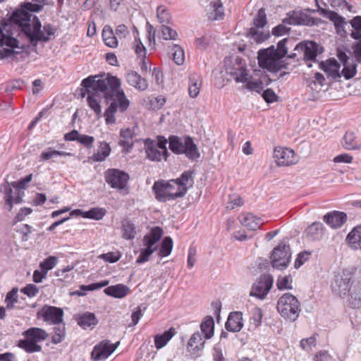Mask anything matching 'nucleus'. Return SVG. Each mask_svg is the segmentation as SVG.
Segmentation results:
<instances>
[{"instance_id":"nucleus-1","label":"nucleus","mask_w":361,"mask_h":361,"mask_svg":"<svg viewBox=\"0 0 361 361\" xmlns=\"http://www.w3.org/2000/svg\"><path fill=\"white\" fill-rule=\"evenodd\" d=\"M84 85L89 91L99 90L109 102L105 110L104 117L107 124L115 123V114L126 111L130 105V101L121 88V82L119 78L109 75L99 76L91 75L83 80Z\"/></svg>"},{"instance_id":"nucleus-2","label":"nucleus","mask_w":361,"mask_h":361,"mask_svg":"<svg viewBox=\"0 0 361 361\" xmlns=\"http://www.w3.org/2000/svg\"><path fill=\"white\" fill-rule=\"evenodd\" d=\"M331 288L340 296L349 293L350 306L353 308L361 307V267L347 268L336 274L331 283Z\"/></svg>"},{"instance_id":"nucleus-3","label":"nucleus","mask_w":361,"mask_h":361,"mask_svg":"<svg viewBox=\"0 0 361 361\" xmlns=\"http://www.w3.org/2000/svg\"><path fill=\"white\" fill-rule=\"evenodd\" d=\"M11 20L18 25L20 31H23L29 38L30 42L36 44L37 42H46L50 37L54 35L56 29L49 23H45L42 30V24L37 16L33 17L32 25L29 23V17L27 13L18 11L11 15Z\"/></svg>"},{"instance_id":"nucleus-4","label":"nucleus","mask_w":361,"mask_h":361,"mask_svg":"<svg viewBox=\"0 0 361 361\" xmlns=\"http://www.w3.org/2000/svg\"><path fill=\"white\" fill-rule=\"evenodd\" d=\"M293 39L284 38L277 43L276 48L271 46L258 52L259 66L271 72H277L282 68H286L287 64L283 58L288 54V48L292 46Z\"/></svg>"},{"instance_id":"nucleus-5","label":"nucleus","mask_w":361,"mask_h":361,"mask_svg":"<svg viewBox=\"0 0 361 361\" xmlns=\"http://www.w3.org/2000/svg\"><path fill=\"white\" fill-rule=\"evenodd\" d=\"M20 30L18 25H16L14 21L11 20V16L8 19H2L0 23V46L9 48L0 49V59L13 58L20 53L15 50L16 48H20L19 41L15 36Z\"/></svg>"},{"instance_id":"nucleus-6","label":"nucleus","mask_w":361,"mask_h":361,"mask_svg":"<svg viewBox=\"0 0 361 361\" xmlns=\"http://www.w3.org/2000/svg\"><path fill=\"white\" fill-rule=\"evenodd\" d=\"M152 190L155 198L163 202L182 197L186 194L185 188L180 186L174 179L169 181L164 180L156 181L152 186Z\"/></svg>"},{"instance_id":"nucleus-7","label":"nucleus","mask_w":361,"mask_h":361,"mask_svg":"<svg viewBox=\"0 0 361 361\" xmlns=\"http://www.w3.org/2000/svg\"><path fill=\"white\" fill-rule=\"evenodd\" d=\"M169 149L175 154H184L192 160H196L200 157V152L197 145L190 137L180 138L172 135L169 138Z\"/></svg>"},{"instance_id":"nucleus-8","label":"nucleus","mask_w":361,"mask_h":361,"mask_svg":"<svg viewBox=\"0 0 361 361\" xmlns=\"http://www.w3.org/2000/svg\"><path fill=\"white\" fill-rule=\"evenodd\" d=\"M277 310L285 319L294 322L299 317L300 303L295 295L286 293L278 300Z\"/></svg>"},{"instance_id":"nucleus-9","label":"nucleus","mask_w":361,"mask_h":361,"mask_svg":"<svg viewBox=\"0 0 361 361\" xmlns=\"http://www.w3.org/2000/svg\"><path fill=\"white\" fill-rule=\"evenodd\" d=\"M25 339L18 342V346L28 353L40 352L42 346L38 343L44 341L48 337L47 332L36 327H32L23 332Z\"/></svg>"},{"instance_id":"nucleus-10","label":"nucleus","mask_w":361,"mask_h":361,"mask_svg":"<svg viewBox=\"0 0 361 361\" xmlns=\"http://www.w3.org/2000/svg\"><path fill=\"white\" fill-rule=\"evenodd\" d=\"M290 248L286 244H280L274 247L270 257L273 268L279 270L286 269L290 264Z\"/></svg>"},{"instance_id":"nucleus-11","label":"nucleus","mask_w":361,"mask_h":361,"mask_svg":"<svg viewBox=\"0 0 361 361\" xmlns=\"http://www.w3.org/2000/svg\"><path fill=\"white\" fill-rule=\"evenodd\" d=\"M106 182L112 188L119 190L126 188L129 176L124 171L118 169H108L105 172Z\"/></svg>"},{"instance_id":"nucleus-12","label":"nucleus","mask_w":361,"mask_h":361,"mask_svg":"<svg viewBox=\"0 0 361 361\" xmlns=\"http://www.w3.org/2000/svg\"><path fill=\"white\" fill-rule=\"evenodd\" d=\"M274 279L270 274H263L252 285L250 295L263 300L273 286Z\"/></svg>"},{"instance_id":"nucleus-13","label":"nucleus","mask_w":361,"mask_h":361,"mask_svg":"<svg viewBox=\"0 0 361 361\" xmlns=\"http://www.w3.org/2000/svg\"><path fill=\"white\" fill-rule=\"evenodd\" d=\"M13 187L8 183H4L0 186V191L5 195L4 199L6 204L9 206L8 210L11 211L14 204H19L23 202L24 192L16 190H13Z\"/></svg>"},{"instance_id":"nucleus-14","label":"nucleus","mask_w":361,"mask_h":361,"mask_svg":"<svg viewBox=\"0 0 361 361\" xmlns=\"http://www.w3.org/2000/svg\"><path fill=\"white\" fill-rule=\"evenodd\" d=\"M119 342L112 344L108 340H104L96 345L92 353V359L94 361H99L107 358L116 349Z\"/></svg>"},{"instance_id":"nucleus-15","label":"nucleus","mask_w":361,"mask_h":361,"mask_svg":"<svg viewBox=\"0 0 361 361\" xmlns=\"http://www.w3.org/2000/svg\"><path fill=\"white\" fill-rule=\"evenodd\" d=\"M274 157L279 166H286L298 162L295 152L290 148L276 147L274 150Z\"/></svg>"},{"instance_id":"nucleus-16","label":"nucleus","mask_w":361,"mask_h":361,"mask_svg":"<svg viewBox=\"0 0 361 361\" xmlns=\"http://www.w3.org/2000/svg\"><path fill=\"white\" fill-rule=\"evenodd\" d=\"M294 50L302 54L305 61L315 60L319 52V44L314 42H304L298 44Z\"/></svg>"},{"instance_id":"nucleus-17","label":"nucleus","mask_w":361,"mask_h":361,"mask_svg":"<svg viewBox=\"0 0 361 361\" xmlns=\"http://www.w3.org/2000/svg\"><path fill=\"white\" fill-rule=\"evenodd\" d=\"M81 85L83 89L81 90L80 95L82 97H85L87 94V103L89 106L95 112L97 116H99L102 113V109L99 102L97 99V97H99L102 92L99 90L89 91V88L87 87L82 81Z\"/></svg>"},{"instance_id":"nucleus-18","label":"nucleus","mask_w":361,"mask_h":361,"mask_svg":"<svg viewBox=\"0 0 361 361\" xmlns=\"http://www.w3.org/2000/svg\"><path fill=\"white\" fill-rule=\"evenodd\" d=\"M44 320L50 324H57L63 321V311L54 306H44L42 309Z\"/></svg>"},{"instance_id":"nucleus-19","label":"nucleus","mask_w":361,"mask_h":361,"mask_svg":"<svg viewBox=\"0 0 361 361\" xmlns=\"http://www.w3.org/2000/svg\"><path fill=\"white\" fill-rule=\"evenodd\" d=\"M226 72L231 75L237 82L244 83L248 80L249 75L247 71L245 66L241 65L240 59H236L233 66L228 67Z\"/></svg>"},{"instance_id":"nucleus-20","label":"nucleus","mask_w":361,"mask_h":361,"mask_svg":"<svg viewBox=\"0 0 361 361\" xmlns=\"http://www.w3.org/2000/svg\"><path fill=\"white\" fill-rule=\"evenodd\" d=\"M144 146L146 155L148 159L154 161H160L162 158L166 160L168 155L165 153H161V150L157 147L156 142L151 139H146L144 141Z\"/></svg>"},{"instance_id":"nucleus-21","label":"nucleus","mask_w":361,"mask_h":361,"mask_svg":"<svg viewBox=\"0 0 361 361\" xmlns=\"http://www.w3.org/2000/svg\"><path fill=\"white\" fill-rule=\"evenodd\" d=\"M324 221L332 228H341L347 221V214L342 212L334 211L325 214Z\"/></svg>"},{"instance_id":"nucleus-22","label":"nucleus","mask_w":361,"mask_h":361,"mask_svg":"<svg viewBox=\"0 0 361 361\" xmlns=\"http://www.w3.org/2000/svg\"><path fill=\"white\" fill-rule=\"evenodd\" d=\"M240 223L248 230L256 231L263 224L261 218L255 216L251 213H243L239 215Z\"/></svg>"},{"instance_id":"nucleus-23","label":"nucleus","mask_w":361,"mask_h":361,"mask_svg":"<svg viewBox=\"0 0 361 361\" xmlns=\"http://www.w3.org/2000/svg\"><path fill=\"white\" fill-rule=\"evenodd\" d=\"M126 78L127 82L130 85L135 87L136 90L139 91H145L148 87V82L147 80L142 78L140 75H139L137 72L130 71H129L126 75Z\"/></svg>"},{"instance_id":"nucleus-24","label":"nucleus","mask_w":361,"mask_h":361,"mask_svg":"<svg viewBox=\"0 0 361 361\" xmlns=\"http://www.w3.org/2000/svg\"><path fill=\"white\" fill-rule=\"evenodd\" d=\"M226 330L231 332H238L243 327V314L240 312L230 313L225 324Z\"/></svg>"},{"instance_id":"nucleus-25","label":"nucleus","mask_w":361,"mask_h":361,"mask_svg":"<svg viewBox=\"0 0 361 361\" xmlns=\"http://www.w3.org/2000/svg\"><path fill=\"white\" fill-rule=\"evenodd\" d=\"M78 324L83 329H92L98 323L94 314L87 312L75 318Z\"/></svg>"},{"instance_id":"nucleus-26","label":"nucleus","mask_w":361,"mask_h":361,"mask_svg":"<svg viewBox=\"0 0 361 361\" xmlns=\"http://www.w3.org/2000/svg\"><path fill=\"white\" fill-rule=\"evenodd\" d=\"M206 339H203L199 331L195 332L188 341L187 349L190 353L195 354L204 347Z\"/></svg>"},{"instance_id":"nucleus-27","label":"nucleus","mask_w":361,"mask_h":361,"mask_svg":"<svg viewBox=\"0 0 361 361\" xmlns=\"http://www.w3.org/2000/svg\"><path fill=\"white\" fill-rule=\"evenodd\" d=\"M120 136L123 139L118 142V145L123 147V151L126 152H130L133 147V139L135 136L133 130L129 128L121 129L120 131Z\"/></svg>"},{"instance_id":"nucleus-28","label":"nucleus","mask_w":361,"mask_h":361,"mask_svg":"<svg viewBox=\"0 0 361 361\" xmlns=\"http://www.w3.org/2000/svg\"><path fill=\"white\" fill-rule=\"evenodd\" d=\"M307 16L299 11H292L286 14L283 23L289 25H307Z\"/></svg>"},{"instance_id":"nucleus-29","label":"nucleus","mask_w":361,"mask_h":361,"mask_svg":"<svg viewBox=\"0 0 361 361\" xmlns=\"http://www.w3.org/2000/svg\"><path fill=\"white\" fill-rule=\"evenodd\" d=\"M209 10H211L210 14L208 18L212 20H219L224 17V8L223 4L221 0H214L210 2Z\"/></svg>"},{"instance_id":"nucleus-30","label":"nucleus","mask_w":361,"mask_h":361,"mask_svg":"<svg viewBox=\"0 0 361 361\" xmlns=\"http://www.w3.org/2000/svg\"><path fill=\"white\" fill-rule=\"evenodd\" d=\"M324 16L332 21L335 25L338 33L342 31L345 32L344 26L346 25L345 20L343 17L339 16L337 13L331 11H323Z\"/></svg>"},{"instance_id":"nucleus-31","label":"nucleus","mask_w":361,"mask_h":361,"mask_svg":"<svg viewBox=\"0 0 361 361\" xmlns=\"http://www.w3.org/2000/svg\"><path fill=\"white\" fill-rule=\"evenodd\" d=\"M202 87V79L201 77L197 74L193 73L189 78L188 84V94L192 98H195L200 93V90Z\"/></svg>"},{"instance_id":"nucleus-32","label":"nucleus","mask_w":361,"mask_h":361,"mask_svg":"<svg viewBox=\"0 0 361 361\" xmlns=\"http://www.w3.org/2000/svg\"><path fill=\"white\" fill-rule=\"evenodd\" d=\"M346 240L355 249H361V225L355 227L347 235Z\"/></svg>"},{"instance_id":"nucleus-33","label":"nucleus","mask_w":361,"mask_h":361,"mask_svg":"<svg viewBox=\"0 0 361 361\" xmlns=\"http://www.w3.org/2000/svg\"><path fill=\"white\" fill-rule=\"evenodd\" d=\"M129 290L130 289L128 286L120 283L107 287L104 289V292L107 295L122 298L128 293Z\"/></svg>"},{"instance_id":"nucleus-34","label":"nucleus","mask_w":361,"mask_h":361,"mask_svg":"<svg viewBox=\"0 0 361 361\" xmlns=\"http://www.w3.org/2000/svg\"><path fill=\"white\" fill-rule=\"evenodd\" d=\"M200 329L204 339H210L214 336V321L212 317L207 316L200 324Z\"/></svg>"},{"instance_id":"nucleus-35","label":"nucleus","mask_w":361,"mask_h":361,"mask_svg":"<svg viewBox=\"0 0 361 361\" xmlns=\"http://www.w3.org/2000/svg\"><path fill=\"white\" fill-rule=\"evenodd\" d=\"M121 231L122 236L126 240H133L135 238V226L134 224L128 219H124L121 221Z\"/></svg>"},{"instance_id":"nucleus-36","label":"nucleus","mask_w":361,"mask_h":361,"mask_svg":"<svg viewBox=\"0 0 361 361\" xmlns=\"http://www.w3.org/2000/svg\"><path fill=\"white\" fill-rule=\"evenodd\" d=\"M176 334V330L171 327L168 331H166L162 334L157 335L154 337V345L157 349H160L165 346L166 343L172 338Z\"/></svg>"},{"instance_id":"nucleus-37","label":"nucleus","mask_w":361,"mask_h":361,"mask_svg":"<svg viewBox=\"0 0 361 361\" xmlns=\"http://www.w3.org/2000/svg\"><path fill=\"white\" fill-rule=\"evenodd\" d=\"M111 149L106 142H100L97 152L90 157L94 161H102L110 154Z\"/></svg>"},{"instance_id":"nucleus-38","label":"nucleus","mask_w":361,"mask_h":361,"mask_svg":"<svg viewBox=\"0 0 361 361\" xmlns=\"http://www.w3.org/2000/svg\"><path fill=\"white\" fill-rule=\"evenodd\" d=\"M102 38L105 44L111 48H115L118 46V41L112 28L109 25H105L102 30Z\"/></svg>"},{"instance_id":"nucleus-39","label":"nucleus","mask_w":361,"mask_h":361,"mask_svg":"<svg viewBox=\"0 0 361 361\" xmlns=\"http://www.w3.org/2000/svg\"><path fill=\"white\" fill-rule=\"evenodd\" d=\"M323 228L322 223L314 222L307 227L306 233L312 240H319L323 235Z\"/></svg>"},{"instance_id":"nucleus-40","label":"nucleus","mask_w":361,"mask_h":361,"mask_svg":"<svg viewBox=\"0 0 361 361\" xmlns=\"http://www.w3.org/2000/svg\"><path fill=\"white\" fill-rule=\"evenodd\" d=\"M42 5L32 4L31 2H25L21 6V8L20 9L13 11L11 15H13L15 13L18 11H22L23 12V13H27L29 17V23H30L32 14H30V12H39L42 9Z\"/></svg>"},{"instance_id":"nucleus-41","label":"nucleus","mask_w":361,"mask_h":361,"mask_svg":"<svg viewBox=\"0 0 361 361\" xmlns=\"http://www.w3.org/2000/svg\"><path fill=\"white\" fill-rule=\"evenodd\" d=\"M350 23L353 28L350 34V37L354 39L361 40V16L354 17Z\"/></svg>"},{"instance_id":"nucleus-42","label":"nucleus","mask_w":361,"mask_h":361,"mask_svg":"<svg viewBox=\"0 0 361 361\" xmlns=\"http://www.w3.org/2000/svg\"><path fill=\"white\" fill-rule=\"evenodd\" d=\"M343 146L348 150L357 149L359 145L355 140V135L352 132H346L343 139Z\"/></svg>"},{"instance_id":"nucleus-43","label":"nucleus","mask_w":361,"mask_h":361,"mask_svg":"<svg viewBox=\"0 0 361 361\" xmlns=\"http://www.w3.org/2000/svg\"><path fill=\"white\" fill-rule=\"evenodd\" d=\"M157 16L159 23L163 25L169 23L171 18L168 8L163 5L157 7Z\"/></svg>"},{"instance_id":"nucleus-44","label":"nucleus","mask_w":361,"mask_h":361,"mask_svg":"<svg viewBox=\"0 0 361 361\" xmlns=\"http://www.w3.org/2000/svg\"><path fill=\"white\" fill-rule=\"evenodd\" d=\"M58 156H60V157L71 156V153L63 152V151L55 150V149H53L52 148L49 147L47 149V151L43 152L41 153L40 157L42 159H43L44 161H47L51 159L55 158Z\"/></svg>"},{"instance_id":"nucleus-45","label":"nucleus","mask_w":361,"mask_h":361,"mask_svg":"<svg viewBox=\"0 0 361 361\" xmlns=\"http://www.w3.org/2000/svg\"><path fill=\"white\" fill-rule=\"evenodd\" d=\"M173 248V240L171 237H165L161 243V247L159 251V255L161 257L169 256Z\"/></svg>"},{"instance_id":"nucleus-46","label":"nucleus","mask_w":361,"mask_h":361,"mask_svg":"<svg viewBox=\"0 0 361 361\" xmlns=\"http://www.w3.org/2000/svg\"><path fill=\"white\" fill-rule=\"evenodd\" d=\"M105 214L106 211L104 209L95 207L84 212L83 217L95 220H100L104 216Z\"/></svg>"},{"instance_id":"nucleus-47","label":"nucleus","mask_w":361,"mask_h":361,"mask_svg":"<svg viewBox=\"0 0 361 361\" xmlns=\"http://www.w3.org/2000/svg\"><path fill=\"white\" fill-rule=\"evenodd\" d=\"M357 65L354 63H345L343 64V68L341 71L342 75L346 79L349 80L354 77L356 74Z\"/></svg>"},{"instance_id":"nucleus-48","label":"nucleus","mask_w":361,"mask_h":361,"mask_svg":"<svg viewBox=\"0 0 361 361\" xmlns=\"http://www.w3.org/2000/svg\"><path fill=\"white\" fill-rule=\"evenodd\" d=\"M58 259L54 256H50L45 259L43 262L39 264V267L42 271H44L45 274L52 269L57 264Z\"/></svg>"},{"instance_id":"nucleus-49","label":"nucleus","mask_w":361,"mask_h":361,"mask_svg":"<svg viewBox=\"0 0 361 361\" xmlns=\"http://www.w3.org/2000/svg\"><path fill=\"white\" fill-rule=\"evenodd\" d=\"M161 32L164 40H175L178 37V33L175 30L164 25L161 27Z\"/></svg>"},{"instance_id":"nucleus-50","label":"nucleus","mask_w":361,"mask_h":361,"mask_svg":"<svg viewBox=\"0 0 361 361\" xmlns=\"http://www.w3.org/2000/svg\"><path fill=\"white\" fill-rule=\"evenodd\" d=\"M173 59L178 65L183 63L185 60V54L183 49L178 45H175L173 49Z\"/></svg>"},{"instance_id":"nucleus-51","label":"nucleus","mask_w":361,"mask_h":361,"mask_svg":"<svg viewBox=\"0 0 361 361\" xmlns=\"http://www.w3.org/2000/svg\"><path fill=\"white\" fill-rule=\"evenodd\" d=\"M32 178V174H30L26 176L25 178L20 179L18 181H14L11 183L10 185L16 190H19L23 191V190L25 189L27 187V184L29 183Z\"/></svg>"},{"instance_id":"nucleus-52","label":"nucleus","mask_w":361,"mask_h":361,"mask_svg":"<svg viewBox=\"0 0 361 361\" xmlns=\"http://www.w3.org/2000/svg\"><path fill=\"white\" fill-rule=\"evenodd\" d=\"M316 344L317 338L315 335L307 338H303L300 341V347L307 351L311 350L312 348L316 345Z\"/></svg>"},{"instance_id":"nucleus-53","label":"nucleus","mask_w":361,"mask_h":361,"mask_svg":"<svg viewBox=\"0 0 361 361\" xmlns=\"http://www.w3.org/2000/svg\"><path fill=\"white\" fill-rule=\"evenodd\" d=\"M291 282L292 279L290 276H279L277 279L276 286L279 289H291Z\"/></svg>"},{"instance_id":"nucleus-54","label":"nucleus","mask_w":361,"mask_h":361,"mask_svg":"<svg viewBox=\"0 0 361 361\" xmlns=\"http://www.w3.org/2000/svg\"><path fill=\"white\" fill-rule=\"evenodd\" d=\"M255 26L258 28H262L267 23V17L263 9L259 10L256 18L253 22Z\"/></svg>"},{"instance_id":"nucleus-55","label":"nucleus","mask_w":361,"mask_h":361,"mask_svg":"<svg viewBox=\"0 0 361 361\" xmlns=\"http://www.w3.org/2000/svg\"><path fill=\"white\" fill-rule=\"evenodd\" d=\"M133 49L136 53V54L140 57V58H145L146 57V48L143 45L142 42L140 41V39H135L134 43H133Z\"/></svg>"},{"instance_id":"nucleus-56","label":"nucleus","mask_w":361,"mask_h":361,"mask_svg":"<svg viewBox=\"0 0 361 361\" xmlns=\"http://www.w3.org/2000/svg\"><path fill=\"white\" fill-rule=\"evenodd\" d=\"M65 337L64 326L56 327L54 329V333L51 338L52 343L57 344L61 343Z\"/></svg>"},{"instance_id":"nucleus-57","label":"nucleus","mask_w":361,"mask_h":361,"mask_svg":"<svg viewBox=\"0 0 361 361\" xmlns=\"http://www.w3.org/2000/svg\"><path fill=\"white\" fill-rule=\"evenodd\" d=\"M154 251V249L146 247L145 249L141 250L140 255L137 257L136 262L138 264H142L147 262L149 260V257Z\"/></svg>"},{"instance_id":"nucleus-58","label":"nucleus","mask_w":361,"mask_h":361,"mask_svg":"<svg viewBox=\"0 0 361 361\" xmlns=\"http://www.w3.org/2000/svg\"><path fill=\"white\" fill-rule=\"evenodd\" d=\"M6 302L7 307L9 308L13 307V304L18 302V288H14L8 293L6 297Z\"/></svg>"},{"instance_id":"nucleus-59","label":"nucleus","mask_w":361,"mask_h":361,"mask_svg":"<svg viewBox=\"0 0 361 361\" xmlns=\"http://www.w3.org/2000/svg\"><path fill=\"white\" fill-rule=\"evenodd\" d=\"M192 178V172L187 171L182 173L180 178L174 179L180 186H183L186 191L188 190L187 185Z\"/></svg>"},{"instance_id":"nucleus-60","label":"nucleus","mask_w":361,"mask_h":361,"mask_svg":"<svg viewBox=\"0 0 361 361\" xmlns=\"http://www.w3.org/2000/svg\"><path fill=\"white\" fill-rule=\"evenodd\" d=\"M310 255L311 252L307 251H304L299 253L295 261L294 267L296 269L300 268L305 262L309 259Z\"/></svg>"},{"instance_id":"nucleus-61","label":"nucleus","mask_w":361,"mask_h":361,"mask_svg":"<svg viewBox=\"0 0 361 361\" xmlns=\"http://www.w3.org/2000/svg\"><path fill=\"white\" fill-rule=\"evenodd\" d=\"M166 99L164 97L159 95L150 100V106L153 109H160L165 104Z\"/></svg>"},{"instance_id":"nucleus-62","label":"nucleus","mask_w":361,"mask_h":361,"mask_svg":"<svg viewBox=\"0 0 361 361\" xmlns=\"http://www.w3.org/2000/svg\"><path fill=\"white\" fill-rule=\"evenodd\" d=\"M246 82V88L251 91H255L256 92L259 93L263 89V83L259 80L257 81L247 80Z\"/></svg>"},{"instance_id":"nucleus-63","label":"nucleus","mask_w":361,"mask_h":361,"mask_svg":"<svg viewBox=\"0 0 361 361\" xmlns=\"http://www.w3.org/2000/svg\"><path fill=\"white\" fill-rule=\"evenodd\" d=\"M244 202L241 197L240 196H233L230 197L229 201L227 203V208L230 209H233L235 207H240L243 205Z\"/></svg>"},{"instance_id":"nucleus-64","label":"nucleus","mask_w":361,"mask_h":361,"mask_svg":"<svg viewBox=\"0 0 361 361\" xmlns=\"http://www.w3.org/2000/svg\"><path fill=\"white\" fill-rule=\"evenodd\" d=\"M21 291L25 294L27 295L28 297L32 298L35 296L38 292L39 288L34 284H27L26 286H25Z\"/></svg>"}]
</instances>
